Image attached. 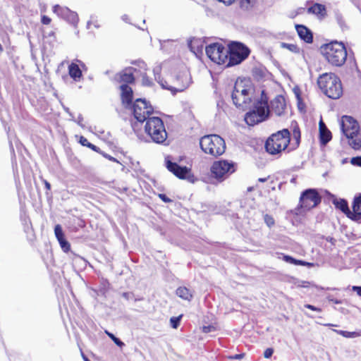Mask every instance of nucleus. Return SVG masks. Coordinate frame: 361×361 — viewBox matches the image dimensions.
<instances>
[{"label":"nucleus","mask_w":361,"mask_h":361,"mask_svg":"<svg viewBox=\"0 0 361 361\" xmlns=\"http://www.w3.org/2000/svg\"><path fill=\"white\" fill-rule=\"evenodd\" d=\"M136 68L129 66L119 71L115 75L114 80L118 85L121 103L126 107L131 106V111L134 118L140 123L151 117L154 108L151 104L145 99L133 100V86L135 84V72Z\"/></svg>","instance_id":"nucleus-1"},{"label":"nucleus","mask_w":361,"mask_h":361,"mask_svg":"<svg viewBox=\"0 0 361 361\" xmlns=\"http://www.w3.org/2000/svg\"><path fill=\"white\" fill-rule=\"evenodd\" d=\"M292 126V141L290 133L287 128L282 129L271 134L266 140L264 148L271 155H281L290 145L288 151L297 149L301 141V131L297 122H293Z\"/></svg>","instance_id":"nucleus-2"},{"label":"nucleus","mask_w":361,"mask_h":361,"mask_svg":"<svg viewBox=\"0 0 361 361\" xmlns=\"http://www.w3.org/2000/svg\"><path fill=\"white\" fill-rule=\"evenodd\" d=\"M162 87L176 93L186 90L192 83V77L189 70L182 68L173 74H167L160 82Z\"/></svg>","instance_id":"nucleus-3"},{"label":"nucleus","mask_w":361,"mask_h":361,"mask_svg":"<svg viewBox=\"0 0 361 361\" xmlns=\"http://www.w3.org/2000/svg\"><path fill=\"white\" fill-rule=\"evenodd\" d=\"M317 85L322 92L331 99L341 98L343 88L340 78L334 73H324L317 79Z\"/></svg>","instance_id":"nucleus-4"},{"label":"nucleus","mask_w":361,"mask_h":361,"mask_svg":"<svg viewBox=\"0 0 361 361\" xmlns=\"http://www.w3.org/2000/svg\"><path fill=\"white\" fill-rule=\"evenodd\" d=\"M321 53L324 59L332 66L341 67L347 59V50L343 42L331 41L321 47Z\"/></svg>","instance_id":"nucleus-5"},{"label":"nucleus","mask_w":361,"mask_h":361,"mask_svg":"<svg viewBox=\"0 0 361 361\" xmlns=\"http://www.w3.org/2000/svg\"><path fill=\"white\" fill-rule=\"evenodd\" d=\"M341 128L348 138L349 145L355 150L361 149V134L358 122L352 116H343Z\"/></svg>","instance_id":"nucleus-6"},{"label":"nucleus","mask_w":361,"mask_h":361,"mask_svg":"<svg viewBox=\"0 0 361 361\" xmlns=\"http://www.w3.org/2000/svg\"><path fill=\"white\" fill-rule=\"evenodd\" d=\"M145 121V132L156 143L162 144L167 139V132L163 120L158 116H151Z\"/></svg>","instance_id":"nucleus-7"},{"label":"nucleus","mask_w":361,"mask_h":361,"mask_svg":"<svg viewBox=\"0 0 361 361\" xmlns=\"http://www.w3.org/2000/svg\"><path fill=\"white\" fill-rule=\"evenodd\" d=\"M201 149L207 154L217 157L225 152L226 142L219 135L211 134L204 135L200 140Z\"/></svg>","instance_id":"nucleus-8"},{"label":"nucleus","mask_w":361,"mask_h":361,"mask_svg":"<svg viewBox=\"0 0 361 361\" xmlns=\"http://www.w3.org/2000/svg\"><path fill=\"white\" fill-rule=\"evenodd\" d=\"M269 112L268 99L262 94L261 99L255 104V109L245 114L244 120L248 126H253L265 121Z\"/></svg>","instance_id":"nucleus-9"},{"label":"nucleus","mask_w":361,"mask_h":361,"mask_svg":"<svg viewBox=\"0 0 361 361\" xmlns=\"http://www.w3.org/2000/svg\"><path fill=\"white\" fill-rule=\"evenodd\" d=\"M237 169V164L226 159L214 161L210 167V176L218 183L228 178Z\"/></svg>","instance_id":"nucleus-10"},{"label":"nucleus","mask_w":361,"mask_h":361,"mask_svg":"<svg viewBox=\"0 0 361 361\" xmlns=\"http://www.w3.org/2000/svg\"><path fill=\"white\" fill-rule=\"evenodd\" d=\"M226 66L238 65L245 60L250 54V49L244 44L233 42L230 44Z\"/></svg>","instance_id":"nucleus-11"},{"label":"nucleus","mask_w":361,"mask_h":361,"mask_svg":"<svg viewBox=\"0 0 361 361\" xmlns=\"http://www.w3.org/2000/svg\"><path fill=\"white\" fill-rule=\"evenodd\" d=\"M205 51L207 56L212 61L219 65L226 63L228 51L222 44L219 42L210 44L206 47Z\"/></svg>","instance_id":"nucleus-12"},{"label":"nucleus","mask_w":361,"mask_h":361,"mask_svg":"<svg viewBox=\"0 0 361 361\" xmlns=\"http://www.w3.org/2000/svg\"><path fill=\"white\" fill-rule=\"evenodd\" d=\"M321 202V197L314 189H307L300 195L298 208L310 210Z\"/></svg>","instance_id":"nucleus-13"},{"label":"nucleus","mask_w":361,"mask_h":361,"mask_svg":"<svg viewBox=\"0 0 361 361\" xmlns=\"http://www.w3.org/2000/svg\"><path fill=\"white\" fill-rule=\"evenodd\" d=\"M164 161L166 169L180 179L186 178L191 171V169L187 166H180L177 163L172 161L171 156L165 157Z\"/></svg>","instance_id":"nucleus-14"},{"label":"nucleus","mask_w":361,"mask_h":361,"mask_svg":"<svg viewBox=\"0 0 361 361\" xmlns=\"http://www.w3.org/2000/svg\"><path fill=\"white\" fill-rule=\"evenodd\" d=\"M252 90L251 81L248 79H238L234 85L233 92L240 93L245 96H250Z\"/></svg>","instance_id":"nucleus-15"},{"label":"nucleus","mask_w":361,"mask_h":361,"mask_svg":"<svg viewBox=\"0 0 361 361\" xmlns=\"http://www.w3.org/2000/svg\"><path fill=\"white\" fill-rule=\"evenodd\" d=\"M53 12L56 15L66 18L68 20H71L72 22H75L78 20V15L76 13L71 11L67 7H63L60 5H55L53 6Z\"/></svg>","instance_id":"nucleus-16"},{"label":"nucleus","mask_w":361,"mask_h":361,"mask_svg":"<svg viewBox=\"0 0 361 361\" xmlns=\"http://www.w3.org/2000/svg\"><path fill=\"white\" fill-rule=\"evenodd\" d=\"M286 107V99L282 95H277L271 102V109L276 116L284 114Z\"/></svg>","instance_id":"nucleus-17"},{"label":"nucleus","mask_w":361,"mask_h":361,"mask_svg":"<svg viewBox=\"0 0 361 361\" xmlns=\"http://www.w3.org/2000/svg\"><path fill=\"white\" fill-rule=\"evenodd\" d=\"M232 100L233 104L238 108L245 110L250 106L252 99L250 96H245L240 93H236L235 92H232Z\"/></svg>","instance_id":"nucleus-18"},{"label":"nucleus","mask_w":361,"mask_h":361,"mask_svg":"<svg viewBox=\"0 0 361 361\" xmlns=\"http://www.w3.org/2000/svg\"><path fill=\"white\" fill-rule=\"evenodd\" d=\"M54 233L61 249L63 250V252H68L71 250V244L66 239L62 228L59 224H57L55 226Z\"/></svg>","instance_id":"nucleus-19"},{"label":"nucleus","mask_w":361,"mask_h":361,"mask_svg":"<svg viewBox=\"0 0 361 361\" xmlns=\"http://www.w3.org/2000/svg\"><path fill=\"white\" fill-rule=\"evenodd\" d=\"M295 30L299 37L306 43L313 42V35L312 31L304 25H295Z\"/></svg>","instance_id":"nucleus-20"},{"label":"nucleus","mask_w":361,"mask_h":361,"mask_svg":"<svg viewBox=\"0 0 361 361\" xmlns=\"http://www.w3.org/2000/svg\"><path fill=\"white\" fill-rule=\"evenodd\" d=\"M307 11L309 14L315 15L319 20L324 19L327 15L326 6L319 3H314Z\"/></svg>","instance_id":"nucleus-21"},{"label":"nucleus","mask_w":361,"mask_h":361,"mask_svg":"<svg viewBox=\"0 0 361 361\" xmlns=\"http://www.w3.org/2000/svg\"><path fill=\"white\" fill-rule=\"evenodd\" d=\"M320 142L326 145L332 138L331 131L327 128L325 123L321 120L319 123Z\"/></svg>","instance_id":"nucleus-22"},{"label":"nucleus","mask_w":361,"mask_h":361,"mask_svg":"<svg viewBox=\"0 0 361 361\" xmlns=\"http://www.w3.org/2000/svg\"><path fill=\"white\" fill-rule=\"evenodd\" d=\"M352 209L353 212H351L350 219L353 220L360 219L361 217V194L355 197Z\"/></svg>","instance_id":"nucleus-23"},{"label":"nucleus","mask_w":361,"mask_h":361,"mask_svg":"<svg viewBox=\"0 0 361 361\" xmlns=\"http://www.w3.org/2000/svg\"><path fill=\"white\" fill-rule=\"evenodd\" d=\"M332 203L336 209L341 210L350 219L351 211L349 209L348 202L345 199L335 198L332 200Z\"/></svg>","instance_id":"nucleus-24"},{"label":"nucleus","mask_w":361,"mask_h":361,"mask_svg":"<svg viewBox=\"0 0 361 361\" xmlns=\"http://www.w3.org/2000/svg\"><path fill=\"white\" fill-rule=\"evenodd\" d=\"M68 74L71 78L75 81L79 80L82 76L80 68L78 65L75 63H71L68 66Z\"/></svg>","instance_id":"nucleus-25"},{"label":"nucleus","mask_w":361,"mask_h":361,"mask_svg":"<svg viewBox=\"0 0 361 361\" xmlns=\"http://www.w3.org/2000/svg\"><path fill=\"white\" fill-rule=\"evenodd\" d=\"M176 295L180 298L188 301L191 300L192 298L191 290L185 286L179 287L176 290Z\"/></svg>","instance_id":"nucleus-26"},{"label":"nucleus","mask_w":361,"mask_h":361,"mask_svg":"<svg viewBox=\"0 0 361 361\" xmlns=\"http://www.w3.org/2000/svg\"><path fill=\"white\" fill-rule=\"evenodd\" d=\"M257 3V0H239L238 4L241 10L248 11L252 10Z\"/></svg>","instance_id":"nucleus-27"},{"label":"nucleus","mask_w":361,"mask_h":361,"mask_svg":"<svg viewBox=\"0 0 361 361\" xmlns=\"http://www.w3.org/2000/svg\"><path fill=\"white\" fill-rule=\"evenodd\" d=\"M79 143L84 146V147H87L90 149H91L92 150H93L94 152H99V147H97L96 145L90 143L87 139L86 137H85L84 136L82 135H80L79 137Z\"/></svg>","instance_id":"nucleus-28"},{"label":"nucleus","mask_w":361,"mask_h":361,"mask_svg":"<svg viewBox=\"0 0 361 361\" xmlns=\"http://www.w3.org/2000/svg\"><path fill=\"white\" fill-rule=\"evenodd\" d=\"M281 47L282 48L289 50L290 51H291L293 53L298 54L300 52V48L298 47V46L297 44H289V43L282 42L281 44Z\"/></svg>","instance_id":"nucleus-29"},{"label":"nucleus","mask_w":361,"mask_h":361,"mask_svg":"<svg viewBox=\"0 0 361 361\" xmlns=\"http://www.w3.org/2000/svg\"><path fill=\"white\" fill-rule=\"evenodd\" d=\"M283 259L286 262H288V263H290V264H302V265H305V264H307L308 266H311L312 264L310 263H306L303 261H301V260H297L294 258H293L292 257H290V256H288V255H286L283 257Z\"/></svg>","instance_id":"nucleus-30"},{"label":"nucleus","mask_w":361,"mask_h":361,"mask_svg":"<svg viewBox=\"0 0 361 361\" xmlns=\"http://www.w3.org/2000/svg\"><path fill=\"white\" fill-rule=\"evenodd\" d=\"M337 332L340 335H341L345 338H354V337L360 336L361 335L360 333L355 332V331L350 332V331H347L340 330V331H338Z\"/></svg>","instance_id":"nucleus-31"},{"label":"nucleus","mask_w":361,"mask_h":361,"mask_svg":"<svg viewBox=\"0 0 361 361\" xmlns=\"http://www.w3.org/2000/svg\"><path fill=\"white\" fill-rule=\"evenodd\" d=\"M105 333L118 346L121 348L125 345L123 341H121L119 338L116 337L113 334H111L107 331H105Z\"/></svg>","instance_id":"nucleus-32"},{"label":"nucleus","mask_w":361,"mask_h":361,"mask_svg":"<svg viewBox=\"0 0 361 361\" xmlns=\"http://www.w3.org/2000/svg\"><path fill=\"white\" fill-rule=\"evenodd\" d=\"M264 221L268 227L271 228L275 224V220L271 215L264 214Z\"/></svg>","instance_id":"nucleus-33"},{"label":"nucleus","mask_w":361,"mask_h":361,"mask_svg":"<svg viewBox=\"0 0 361 361\" xmlns=\"http://www.w3.org/2000/svg\"><path fill=\"white\" fill-rule=\"evenodd\" d=\"M181 317L182 315H180L178 317H173L170 319L171 325L173 329H177L179 326Z\"/></svg>","instance_id":"nucleus-34"},{"label":"nucleus","mask_w":361,"mask_h":361,"mask_svg":"<svg viewBox=\"0 0 361 361\" xmlns=\"http://www.w3.org/2000/svg\"><path fill=\"white\" fill-rule=\"evenodd\" d=\"M97 153H99L103 157L106 158V159H108V160H109L111 161L116 162V163H118V164H121L120 161L117 159H116L115 157L109 155V154H106V152L102 151L100 149H99V152H97Z\"/></svg>","instance_id":"nucleus-35"},{"label":"nucleus","mask_w":361,"mask_h":361,"mask_svg":"<svg viewBox=\"0 0 361 361\" xmlns=\"http://www.w3.org/2000/svg\"><path fill=\"white\" fill-rule=\"evenodd\" d=\"M350 163L353 165L361 166V156L353 157L351 159Z\"/></svg>","instance_id":"nucleus-36"},{"label":"nucleus","mask_w":361,"mask_h":361,"mask_svg":"<svg viewBox=\"0 0 361 361\" xmlns=\"http://www.w3.org/2000/svg\"><path fill=\"white\" fill-rule=\"evenodd\" d=\"M51 22V18L46 15H43L41 16V23L43 25H49Z\"/></svg>","instance_id":"nucleus-37"},{"label":"nucleus","mask_w":361,"mask_h":361,"mask_svg":"<svg viewBox=\"0 0 361 361\" xmlns=\"http://www.w3.org/2000/svg\"><path fill=\"white\" fill-rule=\"evenodd\" d=\"M215 329V327L212 325L203 326L202 327V331L205 334L209 333L212 331H214Z\"/></svg>","instance_id":"nucleus-38"},{"label":"nucleus","mask_w":361,"mask_h":361,"mask_svg":"<svg viewBox=\"0 0 361 361\" xmlns=\"http://www.w3.org/2000/svg\"><path fill=\"white\" fill-rule=\"evenodd\" d=\"M158 197L165 203H170L173 202V200L168 197L165 194L159 193Z\"/></svg>","instance_id":"nucleus-39"},{"label":"nucleus","mask_w":361,"mask_h":361,"mask_svg":"<svg viewBox=\"0 0 361 361\" xmlns=\"http://www.w3.org/2000/svg\"><path fill=\"white\" fill-rule=\"evenodd\" d=\"M273 353L274 349L272 348H268L264 352V357L267 359L270 358Z\"/></svg>","instance_id":"nucleus-40"},{"label":"nucleus","mask_w":361,"mask_h":361,"mask_svg":"<svg viewBox=\"0 0 361 361\" xmlns=\"http://www.w3.org/2000/svg\"><path fill=\"white\" fill-rule=\"evenodd\" d=\"M305 307L309 309V310H311L312 311H315V312H322V309L319 308V307H317L314 305H310V304H306L305 305Z\"/></svg>","instance_id":"nucleus-41"},{"label":"nucleus","mask_w":361,"mask_h":361,"mask_svg":"<svg viewBox=\"0 0 361 361\" xmlns=\"http://www.w3.org/2000/svg\"><path fill=\"white\" fill-rule=\"evenodd\" d=\"M311 284L312 283L309 281H302L297 285V286L301 288H308L311 286Z\"/></svg>","instance_id":"nucleus-42"},{"label":"nucleus","mask_w":361,"mask_h":361,"mask_svg":"<svg viewBox=\"0 0 361 361\" xmlns=\"http://www.w3.org/2000/svg\"><path fill=\"white\" fill-rule=\"evenodd\" d=\"M245 357V353L235 354L234 355L229 356L228 358L231 360H240Z\"/></svg>","instance_id":"nucleus-43"},{"label":"nucleus","mask_w":361,"mask_h":361,"mask_svg":"<svg viewBox=\"0 0 361 361\" xmlns=\"http://www.w3.org/2000/svg\"><path fill=\"white\" fill-rule=\"evenodd\" d=\"M353 290H355L358 295L361 296V286H353Z\"/></svg>","instance_id":"nucleus-44"},{"label":"nucleus","mask_w":361,"mask_h":361,"mask_svg":"<svg viewBox=\"0 0 361 361\" xmlns=\"http://www.w3.org/2000/svg\"><path fill=\"white\" fill-rule=\"evenodd\" d=\"M43 183L44 184L45 188L47 190H51V184L47 180H44Z\"/></svg>","instance_id":"nucleus-45"},{"label":"nucleus","mask_w":361,"mask_h":361,"mask_svg":"<svg viewBox=\"0 0 361 361\" xmlns=\"http://www.w3.org/2000/svg\"><path fill=\"white\" fill-rule=\"evenodd\" d=\"M82 357L85 361H90L84 354H82Z\"/></svg>","instance_id":"nucleus-46"},{"label":"nucleus","mask_w":361,"mask_h":361,"mask_svg":"<svg viewBox=\"0 0 361 361\" xmlns=\"http://www.w3.org/2000/svg\"><path fill=\"white\" fill-rule=\"evenodd\" d=\"M267 180V178H259V181L260 182H265Z\"/></svg>","instance_id":"nucleus-47"},{"label":"nucleus","mask_w":361,"mask_h":361,"mask_svg":"<svg viewBox=\"0 0 361 361\" xmlns=\"http://www.w3.org/2000/svg\"><path fill=\"white\" fill-rule=\"evenodd\" d=\"M3 51V48H2L1 44H0V51Z\"/></svg>","instance_id":"nucleus-48"}]
</instances>
